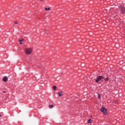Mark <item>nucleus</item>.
I'll return each mask as SVG.
<instances>
[{"mask_svg":"<svg viewBox=\"0 0 125 125\" xmlns=\"http://www.w3.org/2000/svg\"><path fill=\"white\" fill-rule=\"evenodd\" d=\"M98 98L99 99H100V98H101V95H100V94H98Z\"/></svg>","mask_w":125,"mask_h":125,"instance_id":"9b49d317","label":"nucleus"},{"mask_svg":"<svg viewBox=\"0 0 125 125\" xmlns=\"http://www.w3.org/2000/svg\"><path fill=\"white\" fill-rule=\"evenodd\" d=\"M120 9H121V13L122 14H125V7L123 6H120Z\"/></svg>","mask_w":125,"mask_h":125,"instance_id":"20e7f679","label":"nucleus"},{"mask_svg":"<svg viewBox=\"0 0 125 125\" xmlns=\"http://www.w3.org/2000/svg\"><path fill=\"white\" fill-rule=\"evenodd\" d=\"M114 103H115V104H118V102H117V101H114Z\"/></svg>","mask_w":125,"mask_h":125,"instance_id":"ddd939ff","label":"nucleus"},{"mask_svg":"<svg viewBox=\"0 0 125 125\" xmlns=\"http://www.w3.org/2000/svg\"><path fill=\"white\" fill-rule=\"evenodd\" d=\"M7 81H8V78H7V77L5 76L3 77V82H7Z\"/></svg>","mask_w":125,"mask_h":125,"instance_id":"39448f33","label":"nucleus"},{"mask_svg":"<svg viewBox=\"0 0 125 125\" xmlns=\"http://www.w3.org/2000/svg\"><path fill=\"white\" fill-rule=\"evenodd\" d=\"M45 10L47 11V10H50V8H45Z\"/></svg>","mask_w":125,"mask_h":125,"instance_id":"9d476101","label":"nucleus"},{"mask_svg":"<svg viewBox=\"0 0 125 125\" xmlns=\"http://www.w3.org/2000/svg\"><path fill=\"white\" fill-rule=\"evenodd\" d=\"M0 118H1V114H0Z\"/></svg>","mask_w":125,"mask_h":125,"instance_id":"f3484780","label":"nucleus"},{"mask_svg":"<svg viewBox=\"0 0 125 125\" xmlns=\"http://www.w3.org/2000/svg\"><path fill=\"white\" fill-rule=\"evenodd\" d=\"M103 80H104L105 82H107L109 81V78H108V77L105 78L104 76H99V77H97V79L95 80V82L98 83L100 81H103Z\"/></svg>","mask_w":125,"mask_h":125,"instance_id":"f257e3e1","label":"nucleus"},{"mask_svg":"<svg viewBox=\"0 0 125 125\" xmlns=\"http://www.w3.org/2000/svg\"><path fill=\"white\" fill-rule=\"evenodd\" d=\"M23 41H24V40L23 39H19V42H23Z\"/></svg>","mask_w":125,"mask_h":125,"instance_id":"f8f14e48","label":"nucleus"},{"mask_svg":"<svg viewBox=\"0 0 125 125\" xmlns=\"http://www.w3.org/2000/svg\"><path fill=\"white\" fill-rule=\"evenodd\" d=\"M40 0V1H43V0Z\"/></svg>","mask_w":125,"mask_h":125,"instance_id":"dca6fc26","label":"nucleus"},{"mask_svg":"<svg viewBox=\"0 0 125 125\" xmlns=\"http://www.w3.org/2000/svg\"><path fill=\"white\" fill-rule=\"evenodd\" d=\"M2 93H5V92L3 91Z\"/></svg>","mask_w":125,"mask_h":125,"instance_id":"a211bd4d","label":"nucleus"},{"mask_svg":"<svg viewBox=\"0 0 125 125\" xmlns=\"http://www.w3.org/2000/svg\"><path fill=\"white\" fill-rule=\"evenodd\" d=\"M58 94H59V97H61V96H62V91L59 92L58 93Z\"/></svg>","mask_w":125,"mask_h":125,"instance_id":"423d86ee","label":"nucleus"},{"mask_svg":"<svg viewBox=\"0 0 125 125\" xmlns=\"http://www.w3.org/2000/svg\"><path fill=\"white\" fill-rule=\"evenodd\" d=\"M22 43H22V42H20V44H22Z\"/></svg>","mask_w":125,"mask_h":125,"instance_id":"2eb2a0df","label":"nucleus"},{"mask_svg":"<svg viewBox=\"0 0 125 125\" xmlns=\"http://www.w3.org/2000/svg\"><path fill=\"white\" fill-rule=\"evenodd\" d=\"M14 24H18V22H17V21H15Z\"/></svg>","mask_w":125,"mask_h":125,"instance_id":"4468645a","label":"nucleus"},{"mask_svg":"<svg viewBox=\"0 0 125 125\" xmlns=\"http://www.w3.org/2000/svg\"><path fill=\"white\" fill-rule=\"evenodd\" d=\"M53 107H54V106L52 104L49 105V108H50V109H52V108H53Z\"/></svg>","mask_w":125,"mask_h":125,"instance_id":"0eeeda50","label":"nucleus"},{"mask_svg":"<svg viewBox=\"0 0 125 125\" xmlns=\"http://www.w3.org/2000/svg\"><path fill=\"white\" fill-rule=\"evenodd\" d=\"M52 88H53V89L55 91V90H56L57 87H56V85H54V86H53Z\"/></svg>","mask_w":125,"mask_h":125,"instance_id":"6e6552de","label":"nucleus"},{"mask_svg":"<svg viewBox=\"0 0 125 125\" xmlns=\"http://www.w3.org/2000/svg\"><path fill=\"white\" fill-rule=\"evenodd\" d=\"M101 111L102 113H104V115H107V109H106V108L104 107H102L101 108Z\"/></svg>","mask_w":125,"mask_h":125,"instance_id":"7ed1b4c3","label":"nucleus"},{"mask_svg":"<svg viewBox=\"0 0 125 125\" xmlns=\"http://www.w3.org/2000/svg\"><path fill=\"white\" fill-rule=\"evenodd\" d=\"M112 11H113V10H110V12H112Z\"/></svg>","mask_w":125,"mask_h":125,"instance_id":"6ab92c4d","label":"nucleus"},{"mask_svg":"<svg viewBox=\"0 0 125 125\" xmlns=\"http://www.w3.org/2000/svg\"><path fill=\"white\" fill-rule=\"evenodd\" d=\"M88 123V124H91V123H92V120L91 119H89Z\"/></svg>","mask_w":125,"mask_h":125,"instance_id":"1a4fd4ad","label":"nucleus"},{"mask_svg":"<svg viewBox=\"0 0 125 125\" xmlns=\"http://www.w3.org/2000/svg\"><path fill=\"white\" fill-rule=\"evenodd\" d=\"M92 117V116H91V118Z\"/></svg>","mask_w":125,"mask_h":125,"instance_id":"412c9836","label":"nucleus"},{"mask_svg":"<svg viewBox=\"0 0 125 125\" xmlns=\"http://www.w3.org/2000/svg\"><path fill=\"white\" fill-rule=\"evenodd\" d=\"M24 51L26 55H31L32 52H33V49L32 48H25Z\"/></svg>","mask_w":125,"mask_h":125,"instance_id":"f03ea898","label":"nucleus"},{"mask_svg":"<svg viewBox=\"0 0 125 125\" xmlns=\"http://www.w3.org/2000/svg\"><path fill=\"white\" fill-rule=\"evenodd\" d=\"M112 13V14H114V13Z\"/></svg>","mask_w":125,"mask_h":125,"instance_id":"aec40b11","label":"nucleus"}]
</instances>
